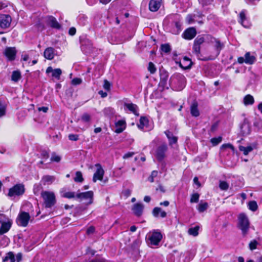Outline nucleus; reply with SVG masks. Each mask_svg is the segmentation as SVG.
I'll return each mask as SVG.
<instances>
[{"label": "nucleus", "mask_w": 262, "mask_h": 262, "mask_svg": "<svg viewBox=\"0 0 262 262\" xmlns=\"http://www.w3.org/2000/svg\"><path fill=\"white\" fill-rule=\"evenodd\" d=\"M160 80H168L169 73L165 69L160 70Z\"/></svg>", "instance_id": "35"}, {"label": "nucleus", "mask_w": 262, "mask_h": 262, "mask_svg": "<svg viewBox=\"0 0 262 262\" xmlns=\"http://www.w3.org/2000/svg\"><path fill=\"white\" fill-rule=\"evenodd\" d=\"M208 207V204L207 202H202L201 201V202L199 204L197 209L198 211L200 213L204 212L206 211Z\"/></svg>", "instance_id": "33"}, {"label": "nucleus", "mask_w": 262, "mask_h": 262, "mask_svg": "<svg viewBox=\"0 0 262 262\" xmlns=\"http://www.w3.org/2000/svg\"><path fill=\"white\" fill-rule=\"evenodd\" d=\"M248 208L252 211H255L258 209V205L255 201H251L248 204Z\"/></svg>", "instance_id": "38"}, {"label": "nucleus", "mask_w": 262, "mask_h": 262, "mask_svg": "<svg viewBox=\"0 0 262 262\" xmlns=\"http://www.w3.org/2000/svg\"><path fill=\"white\" fill-rule=\"evenodd\" d=\"M8 216L4 213H0V224L6 222L7 221L10 220Z\"/></svg>", "instance_id": "55"}, {"label": "nucleus", "mask_w": 262, "mask_h": 262, "mask_svg": "<svg viewBox=\"0 0 262 262\" xmlns=\"http://www.w3.org/2000/svg\"><path fill=\"white\" fill-rule=\"evenodd\" d=\"M245 63L249 64H252L256 60L255 56L251 55L249 52H247L245 55Z\"/></svg>", "instance_id": "30"}, {"label": "nucleus", "mask_w": 262, "mask_h": 262, "mask_svg": "<svg viewBox=\"0 0 262 262\" xmlns=\"http://www.w3.org/2000/svg\"><path fill=\"white\" fill-rule=\"evenodd\" d=\"M95 227L93 226H91L86 229V233L88 235H89V234L94 233L95 232Z\"/></svg>", "instance_id": "59"}, {"label": "nucleus", "mask_w": 262, "mask_h": 262, "mask_svg": "<svg viewBox=\"0 0 262 262\" xmlns=\"http://www.w3.org/2000/svg\"><path fill=\"white\" fill-rule=\"evenodd\" d=\"M6 113V106L3 104L2 101H0V117L5 116Z\"/></svg>", "instance_id": "51"}, {"label": "nucleus", "mask_w": 262, "mask_h": 262, "mask_svg": "<svg viewBox=\"0 0 262 262\" xmlns=\"http://www.w3.org/2000/svg\"><path fill=\"white\" fill-rule=\"evenodd\" d=\"M173 24L176 27V29L173 30V33L174 34H179L182 31V23L180 20H176L173 21Z\"/></svg>", "instance_id": "34"}, {"label": "nucleus", "mask_w": 262, "mask_h": 262, "mask_svg": "<svg viewBox=\"0 0 262 262\" xmlns=\"http://www.w3.org/2000/svg\"><path fill=\"white\" fill-rule=\"evenodd\" d=\"M55 177L53 176L49 175H45L43 176L42 178V180L43 183H52V182L55 180Z\"/></svg>", "instance_id": "37"}, {"label": "nucleus", "mask_w": 262, "mask_h": 262, "mask_svg": "<svg viewBox=\"0 0 262 262\" xmlns=\"http://www.w3.org/2000/svg\"><path fill=\"white\" fill-rule=\"evenodd\" d=\"M167 150L168 146L166 143H163L157 147L155 157L159 162H162L166 158V153Z\"/></svg>", "instance_id": "4"}, {"label": "nucleus", "mask_w": 262, "mask_h": 262, "mask_svg": "<svg viewBox=\"0 0 262 262\" xmlns=\"http://www.w3.org/2000/svg\"><path fill=\"white\" fill-rule=\"evenodd\" d=\"M21 78V73L19 71H14L11 75V79L13 81L17 82Z\"/></svg>", "instance_id": "39"}, {"label": "nucleus", "mask_w": 262, "mask_h": 262, "mask_svg": "<svg viewBox=\"0 0 262 262\" xmlns=\"http://www.w3.org/2000/svg\"><path fill=\"white\" fill-rule=\"evenodd\" d=\"M247 20V17L245 14V10H243L239 13V18L238 19V22L241 24L245 28H248V25L245 24V21Z\"/></svg>", "instance_id": "28"}, {"label": "nucleus", "mask_w": 262, "mask_h": 262, "mask_svg": "<svg viewBox=\"0 0 262 262\" xmlns=\"http://www.w3.org/2000/svg\"><path fill=\"white\" fill-rule=\"evenodd\" d=\"M174 76L176 77L177 79H178L181 80H185L186 78L183 74L181 73H176L174 74Z\"/></svg>", "instance_id": "61"}, {"label": "nucleus", "mask_w": 262, "mask_h": 262, "mask_svg": "<svg viewBox=\"0 0 262 262\" xmlns=\"http://www.w3.org/2000/svg\"><path fill=\"white\" fill-rule=\"evenodd\" d=\"M12 18L9 14H0V27L6 29L10 26Z\"/></svg>", "instance_id": "9"}, {"label": "nucleus", "mask_w": 262, "mask_h": 262, "mask_svg": "<svg viewBox=\"0 0 262 262\" xmlns=\"http://www.w3.org/2000/svg\"><path fill=\"white\" fill-rule=\"evenodd\" d=\"M149 123V120L145 116H141L139 120V124L138 127L139 129H143L145 126H147Z\"/></svg>", "instance_id": "29"}, {"label": "nucleus", "mask_w": 262, "mask_h": 262, "mask_svg": "<svg viewBox=\"0 0 262 262\" xmlns=\"http://www.w3.org/2000/svg\"><path fill=\"white\" fill-rule=\"evenodd\" d=\"M158 174V172L157 170H153L150 176L148 178V180L150 182L153 183L154 182V178L157 177Z\"/></svg>", "instance_id": "52"}, {"label": "nucleus", "mask_w": 262, "mask_h": 262, "mask_svg": "<svg viewBox=\"0 0 262 262\" xmlns=\"http://www.w3.org/2000/svg\"><path fill=\"white\" fill-rule=\"evenodd\" d=\"M30 220L29 213L25 211H21L19 213L16 222L18 226L26 227L28 226Z\"/></svg>", "instance_id": "6"}, {"label": "nucleus", "mask_w": 262, "mask_h": 262, "mask_svg": "<svg viewBox=\"0 0 262 262\" xmlns=\"http://www.w3.org/2000/svg\"><path fill=\"white\" fill-rule=\"evenodd\" d=\"M82 83V79L80 78H74L71 81V83L73 85H77Z\"/></svg>", "instance_id": "58"}, {"label": "nucleus", "mask_w": 262, "mask_h": 262, "mask_svg": "<svg viewBox=\"0 0 262 262\" xmlns=\"http://www.w3.org/2000/svg\"><path fill=\"white\" fill-rule=\"evenodd\" d=\"M222 137L219 136L218 137L212 138L210 140V142L213 146H216L222 141Z\"/></svg>", "instance_id": "44"}, {"label": "nucleus", "mask_w": 262, "mask_h": 262, "mask_svg": "<svg viewBox=\"0 0 262 262\" xmlns=\"http://www.w3.org/2000/svg\"><path fill=\"white\" fill-rule=\"evenodd\" d=\"M116 129L115 133L120 134L123 132L126 128V122L124 120H119L115 122Z\"/></svg>", "instance_id": "19"}, {"label": "nucleus", "mask_w": 262, "mask_h": 262, "mask_svg": "<svg viewBox=\"0 0 262 262\" xmlns=\"http://www.w3.org/2000/svg\"><path fill=\"white\" fill-rule=\"evenodd\" d=\"M23 259V254L21 252L18 253L16 255L15 261L16 262H20Z\"/></svg>", "instance_id": "64"}, {"label": "nucleus", "mask_w": 262, "mask_h": 262, "mask_svg": "<svg viewBox=\"0 0 262 262\" xmlns=\"http://www.w3.org/2000/svg\"><path fill=\"white\" fill-rule=\"evenodd\" d=\"M205 38L202 35H198L194 40L192 46V52L202 61H208L212 60L210 57L201 58V46L205 42Z\"/></svg>", "instance_id": "1"}, {"label": "nucleus", "mask_w": 262, "mask_h": 262, "mask_svg": "<svg viewBox=\"0 0 262 262\" xmlns=\"http://www.w3.org/2000/svg\"><path fill=\"white\" fill-rule=\"evenodd\" d=\"M211 42H214V47L216 52L217 55H219L221 50L224 48V43L222 42L219 39L211 36Z\"/></svg>", "instance_id": "16"}, {"label": "nucleus", "mask_w": 262, "mask_h": 262, "mask_svg": "<svg viewBox=\"0 0 262 262\" xmlns=\"http://www.w3.org/2000/svg\"><path fill=\"white\" fill-rule=\"evenodd\" d=\"M49 152L48 150L46 149H42L40 150V158L42 160L46 161L49 159Z\"/></svg>", "instance_id": "45"}, {"label": "nucleus", "mask_w": 262, "mask_h": 262, "mask_svg": "<svg viewBox=\"0 0 262 262\" xmlns=\"http://www.w3.org/2000/svg\"><path fill=\"white\" fill-rule=\"evenodd\" d=\"M36 27L38 29L43 30L45 29L44 25L40 21H38L36 25Z\"/></svg>", "instance_id": "62"}, {"label": "nucleus", "mask_w": 262, "mask_h": 262, "mask_svg": "<svg viewBox=\"0 0 262 262\" xmlns=\"http://www.w3.org/2000/svg\"><path fill=\"white\" fill-rule=\"evenodd\" d=\"M111 83L106 79L104 80V83L103 87V88L107 91H110L111 90Z\"/></svg>", "instance_id": "56"}, {"label": "nucleus", "mask_w": 262, "mask_h": 262, "mask_svg": "<svg viewBox=\"0 0 262 262\" xmlns=\"http://www.w3.org/2000/svg\"><path fill=\"white\" fill-rule=\"evenodd\" d=\"M81 120L84 122H89L91 120V116L88 113H85L82 115Z\"/></svg>", "instance_id": "53"}, {"label": "nucleus", "mask_w": 262, "mask_h": 262, "mask_svg": "<svg viewBox=\"0 0 262 262\" xmlns=\"http://www.w3.org/2000/svg\"><path fill=\"white\" fill-rule=\"evenodd\" d=\"M147 69L149 73L151 74H155L157 71V68L155 65L152 62H149L148 63Z\"/></svg>", "instance_id": "47"}, {"label": "nucleus", "mask_w": 262, "mask_h": 262, "mask_svg": "<svg viewBox=\"0 0 262 262\" xmlns=\"http://www.w3.org/2000/svg\"><path fill=\"white\" fill-rule=\"evenodd\" d=\"M61 197L63 198H67L68 199H71L76 198V194L74 191H68L66 192L64 188L62 189L60 191Z\"/></svg>", "instance_id": "27"}, {"label": "nucleus", "mask_w": 262, "mask_h": 262, "mask_svg": "<svg viewBox=\"0 0 262 262\" xmlns=\"http://www.w3.org/2000/svg\"><path fill=\"white\" fill-rule=\"evenodd\" d=\"M132 210L136 216L140 217L143 212L144 205L141 203H137L133 205Z\"/></svg>", "instance_id": "15"}, {"label": "nucleus", "mask_w": 262, "mask_h": 262, "mask_svg": "<svg viewBox=\"0 0 262 262\" xmlns=\"http://www.w3.org/2000/svg\"><path fill=\"white\" fill-rule=\"evenodd\" d=\"M95 166L97 168V170L93 177V181L94 182H96L97 180L102 181L104 174V171L100 164L97 163L95 164Z\"/></svg>", "instance_id": "11"}, {"label": "nucleus", "mask_w": 262, "mask_h": 262, "mask_svg": "<svg viewBox=\"0 0 262 262\" xmlns=\"http://www.w3.org/2000/svg\"><path fill=\"white\" fill-rule=\"evenodd\" d=\"M61 160V157L59 156L56 155L55 152L52 154V156L50 158L51 162H59Z\"/></svg>", "instance_id": "49"}, {"label": "nucleus", "mask_w": 262, "mask_h": 262, "mask_svg": "<svg viewBox=\"0 0 262 262\" xmlns=\"http://www.w3.org/2000/svg\"><path fill=\"white\" fill-rule=\"evenodd\" d=\"M197 34L194 27H191L186 29L182 34V37L185 40H190L194 38Z\"/></svg>", "instance_id": "8"}, {"label": "nucleus", "mask_w": 262, "mask_h": 262, "mask_svg": "<svg viewBox=\"0 0 262 262\" xmlns=\"http://www.w3.org/2000/svg\"><path fill=\"white\" fill-rule=\"evenodd\" d=\"M218 123L217 122L214 123L211 126L210 130L211 132H214L216 130L218 127Z\"/></svg>", "instance_id": "63"}, {"label": "nucleus", "mask_w": 262, "mask_h": 262, "mask_svg": "<svg viewBox=\"0 0 262 262\" xmlns=\"http://www.w3.org/2000/svg\"><path fill=\"white\" fill-rule=\"evenodd\" d=\"M46 72L47 74L52 73V76L58 80L60 79V76L62 74V71L60 69L57 68L55 69H53L51 67H48L46 69Z\"/></svg>", "instance_id": "22"}, {"label": "nucleus", "mask_w": 262, "mask_h": 262, "mask_svg": "<svg viewBox=\"0 0 262 262\" xmlns=\"http://www.w3.org/2000/svg\"><path fill=\"white\" fill-rule=\"evenodd\" d=\"M94 193L93 191H88L84 192H80L76 194V198L80 201L82 200H89V204L93 203Z\"/></svg>", "instance_id": "10"}, {"label": "nucleus", "mask_w": 262, "mask_h": 262, "mask_svg": "<svg viewBox=\"0 0 262 262\" xmlns=\"http://www.w3.org/2000/svg\"><path fill=\"white\" fill-rule=\"evenodd\" d=\"M75 175V177L74 179L75 182L81 183L84 181V179L83 178L82 174L81 171H76Z\"/></svg>", "instance_id": "43"}, {"label": "nucleus", "mask_w": 262, "mask_h": 262, "mask_svg": "<svg viewBox=\"0 0 262 262\" xmlns=\"http://www.w3.org/2000/svg\"><path fill=\"white\" fill-rule=\"evenodd\" d=\"M25 192V185L23 184H16L9 189L8 196L12 197L15 196H20Z\"/></svg>", "instance_id": "5"}, {"label": "nucleus", "mask_w": 262, "mask_h": 262, "mask_svg": "<svg viewBox=\"0 0 262 262\" xmlns=\"http://www.w3.org/2000/svg\"><path fill=\"white\" fill-rule=\"evenodd\" d=\"M9 260H10V262L15 261L14 254L12 251L7 253L6 256L3 258V261H7Z\"/></svg>", "instance_id": "31"}, {"label": "nucleus", "mask_w": 262, "mask_h": 262, "mask_svg": "<svg viewBox=\"0 0 262 262\" xmlns=\"http://www.w3.org/2000/svg\"><path fill=\"white\" fill-rule=\"evenodd\" d=\"M55 50L53 47L46 48L43 52L44 57L48 60H52L54 57Z\"/></svg>", "instance_id": "26"}, {"label": "nucleus", "mask_w": 262, "mask_h": 262, "mask_svg": "<svg viewBox=\"0 0 262 262\" xmlns=\"http://www.w3.org/2000/svg\"><path fill=\"white\" fill-rule=\"evenodd\" d=\"M239 149L240 151H243L244 155H248V154L253 150V148L251 146H248L247 147L239 146Z\"/></svg>", "instance_id": "40"}, {"label": "nucleus", "mask_w": 262, "mask_h": 262, "mask_svg": "<svg viewBox=\"0 0 262 262\" xmlns=\"http://www.w3.org/2000/svg\"><path fill=\"white\" fill-rule=\"evenodd\" d=\"M163 238L161 232L158 229L153 230L148 239L151 245L158 246Z\"/></svg>", "instance_id": "7"}, {"label": "nucleus", "mask_w": 262, "mask_h": 262, "mask_svg": "<svg viewBox=\"0 0 262 262\" xmlns=\"http://www.w3.org/2000/svg\"><path fill=\"white\" fill-rule=\"evenodd\" d=\"M162 0H150L149 3V9L151 12H157L161 7Z\"/></svg>", "instance_id": "20"}, {"label": "nucleus", "mask_w": 262, "mask_h": 262, "mask_svg": "<svg viewBox=\"0 0 262 262\" xmlns=\"http://www.w3.org/2000/svg\"><path fill=\"white\" fill-rule=\"evenodd\" d=\"M258 244L257 241L255 239L251 241L249 243V249L251 250H254L257 248V246Z\"/></svg>", "instance_id": "50"}, {"label": "nucleus", "mask_w": 262, "mask_h": 262, "mask_svg": "<svg viewBox=\"0 0 262 262\" xmlns=\"http://www.w3.org/2000/svg\"><path fill=\"white\" fill-rule=\"evenodd\" d=\"M17 50L15 47H6L4 52V55L9 61H13L15 59Z\"/></svg>", "instance_id": "12"}, {"label": "nucleus", "mask_w": 262, "mask_h": 262, "mask_svg": "<svg viewBox=\"0 0 262 262\" xmlns=\"http://www.w3.org/2000/svg\"><path fill=\"white\" fill-rule=\"evenodd\" d=\"M13 221L11 219L3 223L0 227V235L7 233L12 227Z\"/></svg>", "instance_id": "18"}, {"label": "nucleus", "mask_w": 262, "mask_h": 262, "mask_svg": "<svg viewBox=\"0 0 262 262\" xmlns=\"http://www.w3.org/2000/svg\"><path fill=\"white\" fill-rule=\"evenodd\" d=\"M229 184L225 181H220L219 183V187L222 190H227L229 188Z\"/></svg>", "instance_id": "46"}, {"label": "nucleus", "mask_w": 262, "mask_h": 262, "mask_svg": "<svg viewBox=\"0 0 262 262\" xmlns=\"http://www.w3.org/2000/svg\"><path fill=\"white\" fill-rule=\"evenodd\" d=\"M254 103L253 97L250 95H246L244 98V103L245 105H252Z\"/></svg>", "instance_id": "32"}, {"label": "nucleus", "mask_w": 262, "mask_h": 262, "mask_svg": "<svg viewBox=\"0 0 262 262\" xmlns=\"http://www.w3.org/2000/svg\"><path fill=\"white\" fill-rule=\"evenodd\" d=\"M164 134L169 140V145H171L173 144H176L178 142V137L173 136L172 133L169 130H165L164 132Z\"/></svg>", "instance_id": "25"}, {"label": "nucleus", "mask_w": 262, "mask_h": 262, "mask_svg": "<svg viewBox=\"0 0 262 262\" xmlns=\"http://www.w3.org/2000/svg\"><path fill=\"white\" fill-rule=\"evenodd\" d=\"M251 133L250 123L244 121L241 126V133L243 136L248 135Z\"/></svg>", "instance_id": "23"}, {"label": "nucleus", "mask_w": 262, "mask_h": 262, "mask_svg": "<svg viewBox=\"0 0 262 262\" xmlns=\"http://www.w3.org/2000/svg\"><path fill=\"white\" fill-rule=\"evenodd\" d=\"M152 215L156 218H165L167 216V213L160 207H156L152 210Z\"/></svg>", "instance_id": "21"}, {"label": "nucleus", "mask_w": 262, "mask_h": 262, "mask_svg": "<svg viewBox=\"0 0 262 262\" xmlns=\"http://www.w3.org/2000/svg\"><path fill=\"white\" fill-rule=\"evenodd\" d=\"M200 194L198 193H193L190 198V202L191 203H198L199 200Z\"/></svg>", "instance_id": "48"}, {"label": "nucleus", "mask_w": 262, "mask_h": 262, "mask_svg": "<svg viewBox=\"0 0 262 262\" xmlns=\"http://www.w3.org/2000/svg\"><path fill=\"white\" fill-rule=\"evenodd\" d=\"M46 23L51 28L59 30L61 28V25L57 21L56 18L52 15H48L46 17Z\"/></svg>", "instance_id": "14"}, {"label": "nucleus", "mask_w": 262, "mask_h": 262, "mask_svg": "<svg viewBox=\"0 0 262 262\" xmlns=\"http://www.w3.org/2000/svg\"><path fill=\"white\" fill-rule=\"evenodd\" d=\"M168 80H160L159 83V86L161 89L160 91L161 92L164 91L165 89L168 90L169 89V86L167 84Z\"/></svg>", "instance_id": "41"}, {"label": "nucleus", "mask_w": 262, "mask_h": 262, "mask_svg": "<svg viewBox=\"0 0 262 262\" xmlns=\"http://www.w3.org/2000/svg\"><path fill=\"white\" fill-rule=\"evenodd\" d=\"M176 63L178 64L179 67L184 70L190 69L192 64H193L191 59L186 56L183 57V63H182L180 61H176Z\"/></svg>", "instance_id": "13"}, {"label": "nucleus", "mask_w": 262, "mask_h": 262, "mask_svg": "<svg viewBox=\"0 0 262 262\" xmlns=\"http://www.w3.org/2000/svg\"><path fill=\"white\" fill-rule=\"evenodd\" d=\"M250 221L244 213H241L238 216L237 227L242 231V235L246 236L249 231L250 228Z\"/></svg>", "instance_id": "2"}, {"label": "nucleus", "mask_w": 262, "mask_h": 262, "mask_svg": "<svg viewBox=\"0 0 262 262\" xmlns=\"http://www.w3.org/2000/svg\"><path fill=\"white\" fill-rule=\"evenodd\" d=\"M68 138L71 141H77L79 140V135L71 134L69 135Z\"/></svg>", "instance_id": "57"}, {"label": "nucleus", "mask_w": 262, "mask_h": 262, "mask_svg": "<svg viewBox=\"0 0 262 262\" xmlns=\"http://www.w3.org/2000/svg\"><path fill=\"white\" fill-rule=\"evenodd\" d=\"M227 148L231 149L233 151L235 150L234 147L230 143L224 144L221 146V149H225Z\"/></svg>", "instance_id": "54"}, {"label": "nucleus", "mask_w": 262, "mask_h": 262, "mask_svg": "<svg viewBox=\"0 0 262 262\" xmlns=\"http://www.w3.org/2000/svg\"><path fill=\"white\" fill-rule=\"evenodd\" d=\"M199 229L200 227L199 226H195L194 227L190 228L188 229V233L193 236H196L199 234Z\"/></svg>", "instance_id": "36"}, {"label": "nucleus", "mask_w": 262, "mask_h": 262, "mask_svg": "<svg viewBox=\"0 0 262 262\" xmlns=\"http://www.w3.org/2000/svg\"><path fill=\"white\" fill-rule=\"evenodd\" d=\"M198 106V101L196 100H193L190 106V114L192 116L198 117L200 116V113Z\"/></svg>", "instance_id": "17"}, {"label": "nucleus", "mask_w": 262, "mask_h": 262, "mask_svg": "<svg viewBox=\"0 0 262 262\" xmlns=\"http://www.w3.org/2000/svg\"><path fill=\"white\" fill-rule=\"evenodd\" d=\"M124 106L135 116H138L139 115V114L138 112V107L136 104H134L133 103H124Z\"/></svg>", "instance_id": "24"}, {"label": "nucleus", "mask_w": 262, "mask_h": 262, "mask_svg": "<svg viewBox=\"0 0 262 262\" xmlns=\"http://www.w3.org/2000/svg\"><path fill=\"white\" fill-rule=\"evenodd\" d=\"M161 50L165 53H169L171 50L170 45L168 43L162 44L160 47Z\"/></svg>", "instance_id": "42"}, {"label": "nucleus", "mask_w": 262, "mask_h": 262, "mask_svg": "<svg viewBox=\"0 0 262 262\" xmlns=\"http://www.w3.org/2000/svg\"><path fill=\"white\" fill-rule=\"evenodd\" d=\"M41 196L44 201L45 207L46 208H51L56 204V197L53 192L42 191Z\"/></svg>", "instance_id": "3"}, {"label": "nucleus", "mask_w": 262, "mask_h": 262, "mask_svg": "<svg viewBox=\"0 0 262 262\" xmlns=\"http://www.w3.org/2000/svg\"><path fill=\"white\" fill-rule=\"evenodd\" d=\"M106 260L103 257L100 258H95L91 260H90L89 262H106Z\"/></svg>", "instance_id": "60"}]
</instances>
